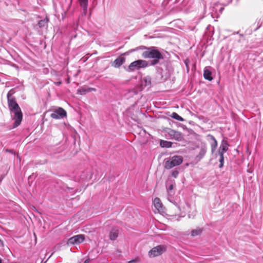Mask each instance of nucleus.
<instances>
[{"label":"nucleus","mask_w":263,"mask_h":263,"mask_svg":"<svg viewBox=\"0 0 263 263\" xmlns=\"http://www.w3.org/2000/svg\"><path fill=\"white\" fill-rule=\"evenodd\" d=\"M172 143L171 142L161 140L160 141V145L162 147H171L172 146Z\"/></svg>","instance_id":"f3484780"},{"label":"nucleus","mask_w":263,"mask_h":263,"mask_svg":"<svg viewBox=\"0 0 263 263\" xmlns=\"http://www.w3.org/2000/svg\"><path fill=\"white\" fill-rule=\"evenodd\" d=\"M174 136L177 140H180L181 139V135L180 133L177 132L173 131Z\"/></svg>","instance_id":"5701e85b"},{"label":"nucleus","mask_w":263,"mask_h":263,"mask_svg":"<svg viewBox=\"0 0 263 263\" xmlns=\"http://www.w3.org/2000/svg\"><path fill=\"white\" fill-rule=\"evenodd\" d=\"M154 205L157 210V212H163L164 207L161 202L160 199L159 198H155L153 201Z\"/></svg>","instance_id":"9b49d317"},{"label":"nucleus","mask_w":263,"mask_h":263,"mask_svg":"<svg viewBox=\"0 0 263 263\" xmlns=\"http://www.w3.org/2000/svg\"><path fill=\"white\" fill-rule=\"evenodd\" d=\"M80 6L83 8L85 11H87L88 6V0H79Z\"/></svg>","instance_id":"6ab92c4d"},{"label":"nucleus","mask_w":263,"mask_h":263,"mask_svg":"<svg viewBox=\"0 0 263 263\" xmlns=\"http://www.w3.org/2000/svg\"><path fill=\"white\" fill-rule=\"evenodd\" d=\"M172 118H173L174 119H175L178 121H183V119L176 112H173L172 114Z\"/></svg>","instance_id":"412c9836"},{"label":"nucleus","mask_w":263,"mask_h":263,"mask_svg":"<svg viewBox=\"0 0 263 263\" xmlns=\"http://www.w3.org/2000/svg\"><path fill=\"white\" fill-rule=\"evenodd\" d=\"M11 111L14 113V116L12 118V119L14 121L13 128H16L21 123L23 119V114L20 107L13 109Z\"/></svg>","instance_id":"39448f33"},{"label":"nucleus","mask_w":263,"mask_h":263,"mask_svg":"<svg viewBox=\"0 0 263 263\" xmlns=\"http://www.w3.org/2000/svg\"><path fill=\"white\" fill-rule=\"evenodd\" d=\"M166 250V247L164 245H158L152 249L148 252L151 257H154L160 255Z\"/></svg>","instance_id":"423d86ee"},{"label":"nucleus","mask_w":263,"mask_h":263,"mask_svg":"<svg viewBox=\"0 0 263 263\" xmlns=\"http://www.w3.org/2000/svg\"><path fill=\"white\" fill-rule=\"evenodd\" d=\"M149 66L148 62L143 60H138L132 62L127 70L129 72L134 71L140 68H145Z\"/></svg>","instance_id":"7ed1b4c3"},{"label":"nucleus","mask_w":263,"mask_h":263,"mask_svg":"<svg viewBox=\"0 0 263 263\" xmlns=\"http://www.w3.org/2000/svg\"><path fill=\"white\" fill-rule=\"evenodd\" d=\"M67 116V112L65 109L62 107H59L55 109L53 112L50 115V117L54 119H62Z\"/></svg>","instance_id":"0eeeda50"},{"label":"nucleus","mask_w":263,"mask_h":263,"mask_svg":"<svg viewBox=\"0 0 263 263\" xmlns=\"http://www.w3.org/2000/svg\"><path fill=\"white\" fill-rule=\"evenodd\" d=\"M151 86V78L149 76H146L141 79L139 86V90L142 91L144 88H149Z\"/></svg>","instance_id":"9d476101"},{"label":"nucleus","mask_w":263,"mask_h":263,"mask_svg":"<svg viewBox=\"0 0 263 263\" xmlns=\"http://www.w3.org/2000/svg\"><path fill=\"white\" fill-rule=\"evenodd\" d=\"M167 192L168 195V200L172 202L171 198L175 193V192L174 191V185L173 184H171L168 186V188L167 189Z\"/></svg>","instance_id":"4468645a"},{"label":"nucleus","mask_w":263,"mask_h":263,"mask_svg":"<svg viewBox=\"0 0 263 263\" xmlns=\"http://www.w3.org/2000/svg\"><path fill=\"white\" fill-rule=\"evenodd\" d=\"M138 260L136 259L128 261V263H137Z\"/></svg>","instance_id":"bb28decb"},{"label":"nucleus","mask_w":263,"mask_h":263,"mask_svg":"<svg viewBox=\"0 0 263 263\" xmlns=\"http://www.w3.org/2000/svg\"><path fill=\"white\" fill-rule=\"evenodd\" d=\"M211 67H205L203 71V77L205 79L208 80L210 81L213 80L212 76V72L210 71Z\"/></svg>","instance_id":"f8f14e48"},{"label":"nucleus","mask_w":263,"mask_h":263,"mask_svg":"<svg viewBox=\"0 0 263 263\" xmlns=\"http://www.w3.org/2000/svg\"><path fill=\"white\" fill-rule=\"evenodd\" d=\"M109 238L111 240H114L115 239V231L112 230L109 233Z\"/></svg>","instance_id":"393cba45"},{"label":"nucleus","mask_w":263,"mask_h":263,"mask_svg":"<svg viewBox=\"0 0 263 263\" xmlns=\"http://www.w3.org/2000/svg\"><path fill=\"white\" fill-rule=\"evenodd\" d=\"M89 262V259H87L84 261V263H88Z\"/></svg>","instance_id":"c85d7f7f"},{"label":"nucleus","mask_w":263,"mask_h":263,"mask_svg":"<svg viewBox=\"0 0 263 263\" xmlns=\"http://www.w3.org/2000/svg\"><path fill=\"white\" fill-rule=\"evenodd\" d=\"M183 162V158L181 156H174L164 159V168L170 170L174 167L180 165Z\"/></svg>","instance_id":"f03ea898"},{"label":"nucleus","mask_w":263,"mask_h":263,"mask_svg":"<svg viewBox=\"0 0 263 263\" xmlns=\"http://www.w3.org/2000/svg\"><path fill=\"white\" fill-rule=\"evenodd\" d=\"M202 232V230L200 228L193 230L191 232V235L192 236H196L200 235Z\"/></svg>","instance_id":"aec40b11"},{"label":"nucleus","mask_w":263,"mask_h":263,"mask_svg":"<svg viewBox=\"0 0 263 263\" xmlns=\"http://www.w3.org/2000/svg\"><path fill=\"white\" fill-rule=\"evenodd\" d=\"M229 144L227 142L224 140H223L221 142V145L218 149V154L220 156L219 161L220 162L219 164V168H221L223 166L224 164V156L223 154L226 153L228 149Z\"/></svg>","instance_id":"20e7f679"},{"label":"nucleus","mask_w":263,"mask_h":263,"mask_svg":"<svg viewBox=\"0 0 263 263\" xmlns=\"http://www.w3.org/2000/svg\"><path fill=\"white\" fill-rule=\"evenodd\" d=\"M125 58L122 55L120 56L116 59V66H120L125 62Z\"/></svg>","instance_id":"dca6fc26"},{"label":"nucleus","mask_w":263,"mask_h":263,"mask_svg":"<svg viewBox=\"0 0 263 263\" xmlns=\"http://www.w3.org/2000/svg\"><path fill=\"white\" fill-rule=\"evenodd\" d=\"M189 217L190 218H191V215H190V214H189Z\"/></svg>","instance_id":"c756f323"},{"label":"nucleus","mask_w":263,"mask_h":263,"mask_svg":"<svg viewBox=\"0 0 263 263\" xmlns=\"http://www.w3.org/2000/svg\"><path fill=\"white\" fill-rule=\"evenodd\" d=\"M11 97L12 94L10 92H8L7 94L8 103V107L10 111L20 107L16 102L15 99L14 98H11Z\"/></svg>","instance_id":"1a4fd4ad"},{"label":"nucleus","mask_w":263,"mask_h":263,"mask_svg":"<svg viewBox=\"0 0 263 263\" xmlns=\"http://www.w3.org/2000/svg\"><path fill=\"white\" fill-rule=\"evenodd\" d=\"M207 137L208 140L212 141V142L211 143V145L212 152L213 153L217 146V142L215 137L211 135H208Z\"/></svg>","instance_id":"ddd939ff"},{"label":"nucleus","mask_w":263,"mask_h":263,"mask_svg":"<svg viewBox=\"0 0 263 263\" xmlns=\"http://www.w3.org/2000/svg\"><path fill=\"white\" fill-rule=\"evenodd\" d=\"M48 21V19L41 20L39 22L37 25L40 28L43 27L46 25V24L47 23Z\"/></svg>","instance_id":"4be33fe9"},{"label":"nucleus","mask_w":263,"mask_h":263,"mask_svg":"<svg viewBox=\"0 0 263 263\" xmlns=\"http://www.w3.org/2000/svg\"><path fill=\"white\" fill-rule=\"evenodd\" d=\"M221 1L223 3V4H228L232 0H221Z\"/></svg>","instance_id":"a878e982"},{"label":"nucleus","mask_w":263,"mask_h":263,"mask_svg":"<svg viewBox=\"0 0 263 263\" xmlns=\"http://www.w3.org/2000/svg\"><path fill=\"white\" fill-rule=\"evenodd\" d=\"M91 91H96V89L93 88H85L81 87L78 90V93L81 95H84L87 92Z\"/></svg>","instance_id":"2eb2a0df"},{"label":"nucleus","mask_w":263,"mask_h":263,"mask_svg":"<svg viewBox=\"0 0 263 263\" xmlns=\"http://www.w3.org/2000/svg\"><path fill=\"white\" fill-rule=\"evenodd\" d=\"M61 83H61V82H60H60H55V84L56 85H61Z\"/></svg>","instance_id":"cd10ccee"},{"label":"nucleus","mask_w":263,"mask_h":263,"mask_svg":"<svg viewBox=\"0 0 263 263\" xmlns=\"http://www.w3.org/2000/svg\"><path fill=\"white\" fill-rule=\"evenodd\" d=\"M85 240V236L82 234L75 235L69 239L67 241L68 245H78L82 243Z\"/></svg>","instance_id":"6e6552de"},{"label":"nucleus","mask_w":263,"mask_h":263,"mask_svg":"<svg viewBox=\"0 0 263 263\" xmlns=\"http://www.w3.org/2000/svg\"><path fill=\"white\" fill-rule=\"evenodd\" d=\"M206 152V149L204 147H202L200 150L199 154L197 156V158L198 160L201 159L205 155Z\"/></svg>","instance_id":"a211bd4d"},{"label":"nucleus","mask_w":263,"mask_h":263,"mask_svg":"<svg viewBox=\"0 0 263 263\" xmlns=\"http://www.w3.org/2000/svg\"><path fill=\"white\" fill-rule=\"evenodd\" d=\"M140 49L144 50L142 53V57L143 58L153 59L148 62L150 66L157 65L159 63L160 60H163L164 58L163 54L156 47H147L144 46H140L135 49L134 51H137Z\"/></svg>","instance_id":"f257e3e1"},{"label":"nucleus","mask_w":263,"mask_h":263,"mask_svg":"<svg viewBox=\"0 0 263 263\" xmlns=\"http://www.w3.org/2000/svg\"><path fill=\"white\" fill-rule=\"evenodd\" d=\"M171 174L174 178H177L179 174V171L177 169L174 170L172 171Z\"/></svg>","instance_id":"b1692460"}]
</instances>
